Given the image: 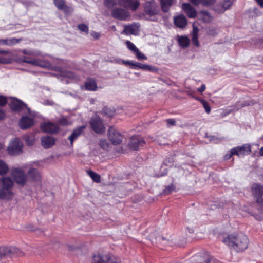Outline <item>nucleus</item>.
<instances>
[{"mask_svg":"<svg viewBox=\"0 0 263 263\" xmlns=\"http://www.w3.org/2000/svg\"><path fill=\"white\" fill-rule=\"evenodd\" d=\"M224 242L237 252H242L248 248L249 239L242 233H233L228 236Z\"/></svg>","mask_w":263,"mask_h":263,"instance_id":"f257e3e1","label":"nucleus"},{"mask_svg":"<svg viewBox=\"0 0 263 263\" xmlns=\"http://www.w3.org/2000/svg\"><path fill=\"white\" fill-rule=\"evenodd\" d=\"M9 105L10 108L16 113H22L25 115H33V112L30 108L28 107L24 102L17 98H10Z\"/></svg>","mask_w":263,"mask_h":263,"instance_id":"f03ea898","label":"nucleus"},{"mask_svg":"<svg viewBox=\"0 0 263 263\" xmlns=\"http://www.w3.org/2000/svg\"><path fill=\"white\" fill-rule=\"evenodd\" d=\"M91 263H122L121 259L109 253L95 254L92 256Z\"/></svg>","mask_w":263,"mask_h":263,"instance_id":"7ed1b4c3","label":"nucleus"},{"mask_svg":"<svg viewBox=\"0 0 263 263\" xmlns=\"http://www.w3.org/2000/svg\"><path fill=\"white\" fill-rule=\"evenodd\" d=\"M24 253L18 248L15 247H0V260L6 257L12 255L21 256Z\"/></svg>","mask_w":263,"mask_h":263,"instance_id":"20e7f679","label":"nucleus"},{"mask_svg":"<svg viewBox=\"0 0 263 263\" xmlns=\"http://www.w3.org/2000/svg\"><path fill=\"white\" fill-rule=\"evenodd\" d=\"M11 176L18 185L23 186L27 182V178L24 172L20 168H14L11 171Z\"/></svg>","mask_w":263,"mask_h":263,"instance_id":"39448f33","label":"nucleus"},{"mask_svg":"<svg viewBox=\"0 0 263 263\" xmlns=\"http://www.w3.org/2000/svg\"><path fill=\"white\" fill-rule=\"evenodd\" d=\"M89 123L91 129L97 134H102L105 132L104 124L99 117H92Z\"/></svg>","mask_w":263,"mask_h":263,"instance_id":"423d86ee","label":"nucleus"},{"mask_svg":"<svg viewBox=\"0 0 263 263\" xmlns=\"http://www.w3.org/2000/svg\"><path fill=\"white\" fill-rule=\"evenodd\" d=\"M23 143L18 138L12 140L8 147V153L11 155H17L22 152Z\"/></svg>","mask_w":263,"mask_h":263,"instance_id":"0eeeda50","label":"nucleus"},{"mask_svg":"<svg viewBox=\"0 0 263 263\" xmlns=\"http://www.w3.org/2000/svg\"><path fill=\"white\" fill-rule=\"evenodd\" d=\"M252 193L256 202L263 205V186L258 184H253L252 186Z\"/></svg>","mask_w":263,"mask_h":263,"instance_id":"6e6552de","label":"nucleus"},{"mask_svg":"<svg viewBox=\"0 0 263 263\" xmlns=\"http://www.w3.org/2000/svg\"><path fill=\"white\" fill-rule=\"evenodd\" d=\"M108 135L109 140L114 145L120 144L123 140V136L112 127L108 129Z\"/></svg>","mask_w":263,"mask_h":263,"instance_id":"1a4fd4ad","label":"nucleus"},{"mask_svg":"<svg viewBox=\"0 0 263 263\" xmlns=\"http://www.w3.org/2000/svg\"><path fill=\"white\" fill-rule=\"evenodd\" d=\"M41 129L44 133L57 134L60 130L59 127L54 123L46 122L41 125Z\"/></svg>","mask_w":263,"mask_h":263,"instance_id":"9d476101","label":"nucleus"},{"mask_svg":"<svg viewBox=\"0 0 263 263\" xmlns=\"http://www.w3.org/2000/svg\"><path fill=\"white\" fill-rule=\"evenodd\" d=\"M34 124V119L30 116H22L18 122L19 127L23 130L30 128Z\"/></svg>","mask_w":263,"mask_h":263,"instance_id":"9b49d317","label":"nucleus"},{"mask_svg":"<svg viewBox=\"0 0 263 263\" xmlns=\"http://www.w3.org/2000/svg\"><path fill=\"white\" fill-rule=\"evenodd\" d=\"M145 142L143 139L139 136H135L131 138L129 146L130 148L137 150L141 146H143Z\"/></svg>","mask_w":263,"mask_h":263,"instance_id":"f8f14e48","label":"nucleus"},{"mask_svg":"<svg viewBox=\"0 0 263 263\" xmlns=\"http://www.w3.org/2000/svg\"><path fill=\"white\" fill-rule=\"evenodd\" d=\"M118 4L119 5L129 8L133 11H135L140 4L138 0H119Z\"/></svg>","mask_w":263,"mask_h":263,"instance_id":"ddd939ff","label":"nucleus"},{"mask_svg":"<svg viewBox=\"0 0 263 263\" xmlns=\"http://www.w3.org/2000/svg\"><path fill=\"white\" fill-rule=\"evenodd\" d=\"M111 15L116 19L125 20L129 16L128 11L122 8H115L111 12Z\"/></svg>","mask_w":263,"mask_h":263,"instance_id":"4468645a","label":"nucleus"},{"mask_svg":"<svg viewBox=\"0 0 263 263\" xmlns=\"http://www.w3.org/2000/svg\"><path fill=\"white\" fill-rule=\"evenodd\" d=\"M145 12L149 16H154L158 13V10L156 4L152 2H147L144 4Z\"/></svg>","mask_w":263,"mask_h":263,"instance_id":"2eb2a0df","label":"nucleus"},{"mask_svg":"<svg viewBox=\"0 0 263 263\" xmlns=\"http://www.w3.org/2000/svg\"><path fill=\"white\" fill-rule=\"evenodd\" d=\"M233 1V0H223L221 2L219 6L215 7L214 10L218 13H223L231 7Z\"/></svg>","mask_w":263,"mask_h":263,"instance_id":"dca6fc26","label":"nucleus"},{"mask_svg":"<svg viewBox=\"0 0 263 263\" xmlns=\"http://www.w3.org/2000/svg\"><path fill=\"white\" fill-rule=\"evenodd\" d=\"M28 64H31L32 65L37 66L44 68L50 69L51 66L49 62L46 60L39 59H30V61H28Z\"/></svg>","mask_w":263,"mask_h":263,"instance_id":"f3484780","label":"nucleus"},{"mask_svg":"<svg viewBox=\"0 0 263 263\" xmlns=\"http://www.w3.org/2000/svg\"><path fill=\"white\" fill-rule=\"evenodd\" d=\"M54 3L59 10L63 11L65 14H71L73 12V9L67 6L64 0H54Z\"/></svg>","mask_w":263,"mask_h":263,"instance_id":"a211bd4d","label":"nucleus"},{"mask_svg":"<svg viewBox=\"0 0 263 263\" xmlns=\"http://www.w3.org/2000/svg\"><path fill=\"white\" fill-rule=\"evenodd\" d=\"M14 194L11 190L2 187L0 189V199L9 200L12 199Z\"/></svg>","mask_w":263,"mask_h":263,"instance_id":"6ab92c4d","label":"nucleus"},{"mask_svg":"<svg viewBox=\"0 0 263 263\" xmlns=\"http://www.w3.org/2000/svg\"><path fill=\"white\" fill-rule=\"evenodd\" d=\"M55 140L49 136H44L41 138L42 145L45 148H49L54 145Z\"/></svg>","mask_w":263,"mask_h":263,"instance_id":"aec40b11","label":"nucleus"},{"mask_svg":"<svg viewBox=\"0 0 263 263\" xmlns=\"http://www.w3.org/2000/svg\"><path fill=\"white\" fill-rule=\"evenodd\" d=\"M85 128L86 126H81L73 130L71 135L68 137L71 146L73 145V141L82 134L83 130Z\"/></svg>","mask_w":263,"mask_h":263,"instance_id":"412c9836","label":"nucleus"},{"mask_svg":"<svg viewBox=\"0 0 263 263\" xmlns=\"http://www.w3.org/2000/svg\"><path fill=\"white\" fill-rule=\"evenodd\" d=\"M182 8L190 18H195L197 15L196 10L189 4H183Z\"/></svg>","mask_w":263,"mask_h":263,"instance_id":"4be33fe9","label":"nucleus"},{"mask_svg":"<svg viewBox=\"0 0 263 263\" xmlns=\"http://www.w3.org/2000/svg\"><path fill=\"white\" fill-rule=\"evenodd\" d=\"M139 25L138 24H132L124 27V32L127 34H136L139 31Z\"/></svg>","mask_w":263,"mask_h":263,"instance_id":"5701e85b","label":"nucleus"},{"mask_svg":"<svg viewBox=\"0 0 263 263\" xmlns=\"http://www.w3.org/2000/svg\"><path fill=\"white\" fill-rule=\"evenodd\" d=\"M175 25L180 28H183L187 24V20L183 15H180L174 18Z\"/></svg>","mask_w":263,"mask_h":263,"instance_id":"b1692460","label":"nucleus"},{"mask_svg":"<svg viewBox=\"0 0 263 263\" xmlns=\"http://www.w3.org/2000/svg\"><path fill=\"white\" fill-rule=\"evenodd\" d=\"M27 174L29 177L33 181H38L41 180L40 174L35 168H30Z\"/></svg>","mask_w":263,"mask_h":263,"instance_id":"393cba45","label":"nucleus"},{"mask_svg":"<svg viewBox=\"0 0 263 263\" xmlns=\"http://www.w3.org/2000/svg\"><path fill=\"white\" fill-rule=\"evenodd\" d=\"M22 39H17L14 37L10 39H0V46H13L18 43Z\"/></svg>","mask_w":263,"mask_h":263,"instance_id":"a878e982","label":"nucleus"},{"mask_svg":"<svg viewBox=\"0 0 263 263\" xmlns=\"http://www.w3.org/2000/svg\"><path fill=\"white\" fill-rule=\"evenodd\" d=\"M156 242L159 247L166 246L171 243V240L160 235H158L156 238Z\"/></svg>","mask_w":263,"mask_h":263,"instance_id":"bb28decb","label":"nucleus"},{"mask_svg":"<svg viewBox=\"0 0 263 263\" xmlns=\"http://www.w3.org/2000/svg\"><path fill=\"white\" fill-rule=\"evenodd\" d=\"M1 181L3 183L2 187L11 190L13 186V182L10 177H3L2 178Z\"/></svg>","mask_w":263,"mask_h":263,"instance_id":"cd10ccee","label":"nucleus"},{"mask_svg":"<svg viewBox=\"0 0 263 263\" xmlns=\"http://www.w3.org/2000/svg\"><path fill=\"white\" fill-rule=\"evenodd\" d=\"M60 74L62 77H66L73 80H77L78 77L73 72L64 69H60L59 70Z\"/></svg>","mask_w":263,"mask_h":263,"instance_id":"c85d7f7f","label":"nucleus"},{"mask_svg":"<svg viewBox=\"0 0 263 263\" xmlns=\"http://www.w3.org/2000/svg\"><path fill=\"white\" fill-rule=\"evenodd\" d=\"M199 29L197 27L193 25V31L192 33V41L194 45L199 46V43L198 42V33Z\"/></svg>","mask_w":263,"mask_h":263,"instance_id":"c756f323","label":"nucleus"},{"mask_svg":"<svg viewBox=\"0 0 263 263\" xmlns=\"http://www.w3.org/2000/svg\"><path fill=\"white\" fill-rule=\"evenodd\" d=\"M85 86L86 89L89 91H95L97 89V83L92 79H88L85 82Z\"/></svg>","mask_w":263,"mask_h":263,"instance_id":"7c9ffc66","label":"nucleus"},{"mask_svg":"<svg viewBox=\"0 0 263 263\" xmlns=\"http://www.w3.org/2000/svg\"><path fill=\"white\" fill-rule=\"evenodd\" d=\"M23 139L26 144L28 146L33 145L35 141V136L33 133L26 134L23 136Z\"/></svg>","mask_w":263,"mask_h":263,"instance_id":"2f4dec72","label":"nucleus"},{"mask_svg":"<svg viewBox=\"0 0 263 263\" xmlns=\"http://www.w3.org/2000/svg\"><path fill=\"white\" fill-rule=\"evenodd\" d=\"M178 42L182 48H186L190 44V39L187 36H178Z\"/></svg>","mask_w":263,"mask_h":263,"instance_id":"473e14b6","label":"nucleus"},{"mask_svg":"<svg viewBox=\"0 0 263 263\" xmlns=\"http://www.w3.org/2000/svg\"><path fill=\"white\" fill-rule=\"evenodd\" d=\"M162 9L164 12L168 11L173 4V0H160Z\"/></svg>","mask_w":263,"mask_h":263,"instance_id":"72a5a7b5","label":"nucleus"},{"mask_svg":"<svg viewBox=\"0 0 263 263\" xmlns=\"http://www.w3.org/2000/svg\"><path fill=\"white\" fill-rule=\"evenodd\" d=\"M9 166L6 162L0 160V175H4L9 171Z\"/></svg>","mask_w":263,"mask_h":263,"instance_id":"f704fd0d","label":"nucleus"},{"mask_svg":"<svg viewBox=\"0 0 263 263\" xmlns=\"http://www.w3.org/2000/svg\"><path fill=\"white\" fill-rule=\"evenodd\" d=\"M100 113L105 115H112L116 113V110L113 107L104 106Z\"/></svg>","mask_w":263,"mask_h":263,"instance_id":"c9c22d12","label":"nucleus"},{"mask_svg":"<svg viewBox=\"0 0 263 263\" xmlns=\"http://www.w3.org/2000/svg\"><path fill=\"white\" fill-rule=\"evenodd\" d=\"M87 173L95 182L99 183L101 181V177L97 173L91 170L87 171Z\"/></svg>","mask_w":263,"mask_h":263,"instance_id":"e433bc0d","label":"nucleus"},{"mask_svg":"<svg viewBox=\"0 0 263 263\" xmlns=\"http://www.w3.org/2000/svg\"><path fill=\"white\" fill-rule=\"evenodd\" d=\"M240 148V151L241 152H243L242 155H245L246 154H248L251 153V146L250 144H244L241 146H239Z\"/></svg>","mask_w":263,"mask_h":263,"instance_id":"4c0bfd02","label":"nucleus"},{"mask_svg":"<svg viewBox=\"0 0 263 263\" xmlns=\"http://www.w3.org/2000/svg\"><path fill=\"white\" fill-rule=\"evenodd\" d=\"M126 45L128 48V49L132 51L134 53L136 51L138 48L130 41H126Z\"/></svg>","mask_w":263,"mask_h":263,"instance_id":"58836bf2","label":"nucleus"},{"mask_svg":"<svg viewBox=\"0 0 263 263\" xmlns=\"http://www.w3.org/2000/svg\"><path fill=\"white\" fill-rule=\"evenodd\" d=\"M134 54H135L136 57L139 60H144L147 59V57L142 52H141L139 49H137L135 52H134Z\"/></svg>","mask_w":263,"mask_h":263,"instance_id":"ea45409f","label":"nucleus"},{"mask_svg":"<svg viewBox=\"0 0 263 263\" xmlns=\"http://www.w3.org/2000/svg\"><path fill=\"white\" fill-rule=\"evenodd\" d=\"M141 69L144 70H147L149 71H153V72H156L157 71V68L152 66L146 64H143L142 67H141Z\"/></svg>","mask_w":263,"mask_h":263,"instance_id":"a19ab883","label":"nucleus"},{"mask_svg":"<svg viewBox=\"0 0 263 263\" xmlns=\"http://www.w3.org/2000/svg\"><path fill=\"white\" fill-rule=\"evenodd\" d=\"M109 144L106 140H100L99 145L103 149L107 150L109 147Z\"/></svg>","mask_w":263,"mask_h":263,"instance_id":"79ce46f5","label":"nucleus"},{"mask_svg":"<svg viewBox=\"0 0 263 263\" xmlns=\"http://www.w3.org/2000/svg\"><path fill=\"white\" fill-rule=\"evenodd\" d=\"M216 0H199V4H201L203 6H208L213 4Z\"/></svg>","mask_w":263,"mask_h":263,"instance_id":"37998d69","label":"nucleus"},{"mask_svg":"<svg viewBox=\"0 0 263 263\" xmlns=\"http://www.w3.org/2000/svg\"><path fill=\"white\" fill-rule=\"evenodd\" d=\"M78 29L81 31L85 32L86 34L88 33V27L84 24H80L78 25Z\"/></svg>","mask_w":263,"mask_h":263,"instance_id":"c03bdc74","label":"nucleus"},{"mask_svg":"<svg viewBox=\"0 0 263 263\" xmlns=\"http://www.w3.org/2000/svg\"><path fill=\"white\" fill-rule=\"evenodd\" d=\"M200 102L202 103L203 107L204 108V109L206 111V112L207 114H209L211 111V108H210L209 105L208 104V103H207V102L202 99L200 100Z\"/></svg>","mask_w":263,"mask_h":263,"instance_id":"a18cd8bd","label":"nucleus"},{"mask_svg":"<svg viewBox=\"0 0 263 263\" xmlns=\"http://www.w3.org/2000/svg\"><path fill=\"white\" fill-rule=\"evenodd\" d=\"M174 190V187L173 185H170L165 187V189L163 191V194L165 195H168L170 194Z\"/></svg>","mask_w":263,"mask_h":263,"instance_id":"49530a36","label":"nucleus"},{"mask_svg":"<svg viewBox=\"0 0 263 263\" xmlns=\"http://www.w3.org/2000/svg\"><path fill=\"white\" fill-rule=\"evenodd\" d=\"M232 149V154L234 155H236L238 156H241L242 155L243 152H241L240 151V148L239 146L233 148Z\"/></svg>","mask_w":263,"mask_h":263,"instance_id":"de8ad7c7","label":"nucleus"},{"mask_svg":"<svg viewBox=\"0 0 263 263\" xmlns=\"http://www.w3.org/2000/svg\"><path fill=\"white\" fill-rule=\"evenodd\" d=\"M59 124L62 126H66L71 124V122L68 121L66 118H62L59 121Z\"/></svg>","mask_w":263,"mask_h":263,"instance_id":"09e8293b","label":"nucleus"},{"mask_svg":"<svg viewBox=\"0 0 263 263\" xmlns=\"http://www.w3.org/2000/svg\"><path fill=\"white\" fill-rule=\"evenodd\" d=\"M104 3L107 7H111L116 4V0H105Z\"/></svg>","mask_w":263,"mask_h":263,"instance_id":"8fccbe9b","label":"nucleus"},{"mask_svg":"<svg viewBox=\"0 0 263 263\" xmlns=\"http://www.w3.org/2000/svg\"><path fill=\"white\" fill-rule=\"evenodd\" d=\"M11 62L12 60L10 58L0 57V64H9Z\"/></svg>","mask_w":263,"mask_h":263,"instance_id":"3c124183","label":"nucleus"},{"mask_svg":"<svg viewBox=\"0 0 263 263\" xmlns=\"http://www.w3.org/2000/svg\"><path fill=\"white\" fill-rule=\"evenodd\" d=\"M52 243V247L54 249H58L60 247V243L59 241L55 239H53L51 241Z\"/></svg>","mask_w":263,"mask_h":263,"instance_id":"603ef678","label":"nucleus"},{"mask_svg":"<svg viewBox=\"0 0 263 263\" xmlns=\"http://www.w3.org/2000/svg\"><path fill=\"white\" fill-rule=\"evenodd\" d=\"M30 59H29L27 58L26 57H23V58H17L15 59V61L17 63H22L24 62L26 63H28V61H30Z\"/></svg>","mask_w":263,"mask_h":263,"instance_id":"864d4df0","label":"nucleus"},{"mask_svg":"<svg viewBox=\"0 0 263 263\" xmlns=\"http://www.w3.org/2000/svg\"><path fill=\"white\" fill-rule=\"evenodd\" d=\"M204 16L203 20L204 22H209L212 20V17L206 12L203 13Z\"/></svg>","mask_w":263,"mask_h":263,"instance_id":"5fc2aeb1","label":"nucleus"},{"mask_svg":"<svg viewBox=\"0 0 263 263\" xmlns=\"http://www.w3.org/2000/svg\"><path fill=\"white\" fill-rule=\"evenodd\" d=\"M8 102L7 98L3 96H0V106L5 105Z\"/></svg>","mask_w":263,"mask_h":263,"instance_id":"6e6d98bb","label":"nucleus"},{"mask_svg":"<svg viewBox=\"0 0 263 263\" xmlns=\"http://www.w3.org/2000/svg\"><path fill=\"white\" fill-rule=\"evenodd\" d=\"M131 65L134 66V67H137L139 69H141V67L143 65V64H141L137 62H132Z\"/></svg>","mask_w":263,"mask_h":263,"instance_id":"4d7b16f0","label":"nucleus"},{"mask_svg":"<svg viewBox=\"0 0 263 263\" xmlns=\"http://www.w3.org/2000/svg\"><path fill=\"white\" fill-rule=\"evenodd\" d=\"M239 107H231L227 109V114H233L234 112V110L238 109Z\"/></svg>","mask_w":263,"mask_h":263,"instance_id":"13d9d810","label":"nucleus"},{"mask_svg":"<svg viewBox=\"0 0 263 263\" xmlns=\"http://www.w3.org/2000/svg\"><path fill=\"white\" fill-rule=\"evenodd\" d=\"M205 263H220V262L213 258H209L206 261Z\"/></svg>","mask_w":263,"mask_h":263,"instance_id":"bf43d9fd","label":"nucleus"},{"mask_svg":"<svg viewBox=\"0 0 263 263\" xmlns=\"http://www.w3.org/2000/svg\"><path fill=\"white\" fill-rule=\"evenodd\" d=\"M91 35L93 38L96 39H99L100 36V33L96 32H91Z\"/></svg>","mask_w":263,"mask_h":263,"instance_id":"052dcab7","label":"nucleus"},{"mask_svg":"<svg viewBox=\"0 0 263 263\" xmlns=\"http://www.w3.org/2000/svg\"><path fill=\"white\" fill-rule=\"evenodd\" d=\"M120 60H118L117 62L120 63ZM121 62L122 63L125 64V65H131L132 62L130 61H124V60H121Z\"/></svg>","mask_w":263,"mask_h":263,"instance_id":"680f3d73","label":"nucleus"},{"mask_svg":"<svg viewBox=\"0 0 263 263\" xmlns=\"http://www.w3.org/2000/svg\"><path fill=\"white\" fill-rule=\"evenodd\" d=\"M234 155L233 154H232V149L231 150L230 152H229V153H228L226 155H225V159H229L231 158V157Z\"/></svg>","mask_w":263,"mask_h":263,"instance_id":"e2e57ef3","label":"nucleus"},{"mask_svg":"<svg viewBox=\"0 0 263 263\" xmlns=\"http://www.w3.org/2000/svg\"><path fill=\"white\" fill-rule=\"evenodd\" d=\"M167 123L170 125H174L175 124V121L174 119H168L167 120Z\"/></svg>","mask_w":263,"mask_h":263,"instance_id":"0e129e2a","label":"nucleus"},{"mask_svg":"<svg viewBox=\"0 0 263 263\" xmlns=\"http://www.w3.org/2000/svg\"><path fill=\"white\" fill-rule=\"evenodd\" d=\"M206 87L204 84H202L200 88L198 89V91L200 92H202L205 90Z\"/></svg>","mask_w":263,"mask_h":263,"instance_id":"69168bd1","label":"nucleus"},{"mask_svg":"<svg viewBox=\"0 0 263 263\" xmlns=\"http://www.w3.org/2000/svg\"><path fill=\"white\" fill-rule=\"evenodd\" d=\"M10 52L8 50H1L0 49V54H4L6 55L8 54H9Z\"/></svg>","mask_w":263,"mask_h":263,"instance_id":"338daca9","label":"nucleus"},{"mask_svg":"<svg viewBox=\"0 0 263 263\" xmlns=\"http://www.w3.org/2000/svg\"><path fill=\"white\" fill-rule=\"evenodd\" d=\"M258 5L263 8V0H256Z\"/></svg>","mask_w":263,"mask_h":263,"instance_id":"774afa93","label":"nucleus"}]
</instances>
